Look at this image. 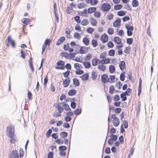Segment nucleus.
I'll list each match as a JSON object with an SVG mask.
<instances>
[{
  "label": "nucleus",
  "mask_w": 158,
  "mask_h": 158,
  "mask_svg": "<svg viewBox=\"0 0 158 158\" xmlns=\"http://www.w3.org/2000/svg\"><path fill=\"white\" fill-rule=\"evenodd\" d=\"M65 40V38L62 36L60 37L57 41L56 43V45L59 46Z\"/></svg>",
  "instance_id": "nucleus-21"
},
{
  "label": "nucleus",
  "mask_w": 158,
  "mask_h": 158,
  "mask_svg": "<svg viewBox=\"0 0 158 158\" xmlns=\"http://www.w3.org/2000/svg\"><path fill=\"white\" fill-rule=\"evenodd\" d=\"M125 27L127 29V30L133 31L134 30V27L132 26V23L129 22L126 24Z\"/></svg>",
  "instance_id": "nucleus-22"
},
{
  "label": "nucleus",
  "mask_w": 158,
  "mask_h": 158,
  "mask_svg": "<svg viewBox=\"0 0 158 158\" xmlns=\"http://www.w3.org/2000/svg\"><path fill=\"white\" fill-rule=\"evenodd\" d=\"M89 23V21L87 19H83L81 22V24L82 26H86L88 25Z\"/></svg>",
  "instance_id": "nucleus-30"
},
{
  "label": "nucleus",
  "mask_w": 158,
  "mask_h": 158,
  "mask_svg": "<svg viewBox=\"0 0 158 158\" xmlns=\"http://www.w3.org/2000/svg\"><path fill=\"white\" fill-rule=\"evenodd\" d=\"M51 41L52 40L50 39H46L42 47V51L41 53L42 54H43L46 48L47 45L49 46Z\"/></svg>",
  "instance_id": "nucleus-8"
},
{
  "label": "nucleus",
  "mask_w": 158,
  "mask_h": 158,
  "mask_svg": "<svg viewBox=\"0 0 158 158\" xmlns=\"http://www.w3.org/2000/svg\"><path fill=\"white\" fill-rule=\"evenodd\" d=\"M74 66V68L77 70L80 69L82 68L81 65L78 63H75Z\"/></svg>",
  "instance_id": "nucleus-39"
},
{
  "label": "nucleus",
  "mask_w": 158,
  "mask_h": 158,
  "mask_svg": "<svg viewBox=\"0 0 158 158\" xmlns=\"http://www.w3.org/2000/svg\"><path fill=\"white\" fill-rule=\"evenodd\" d=\"M86 4L84 3H79L77 5V7L79 9L84 8L85 7Z\"/></svg>",
  "instance_id": "nucleus-48"
},
{
  "label": "nucleus",
  "mask_w": 158,
  "mask_h": 158,
  "mask_svg": "<svg viewBox=\"0 0 158 158\" xmlns=\"http://www.w3.org/2000/svg\"><path fill=\"white\" fill-rule=\"evenodd\" d=\"M119 67L120 69L122 70L125 69L126 65L125 62L124 61H120L119 64Z\"/></svg>",
  "instance_id": "nucleus-24"
},
{
  "label": "nucleus",
  "mask_w": 158,
  "mask_h": 158,
  "mask_svg": "<svg viewBox=\"0 0 158 158\" xmlns=\"http://www.w3.org/2000/svg\"><path fill=\"white\" fill-rule=\"evenodd\" d=\"M107 56V54L106 52H103L100 54L99 58L101 59V64H107L110 63V59L106 57Z\"/></svg>",
  "instance_id": "nucleus-2"
},
{
  "label": "nucleus",
  "mask_w": 158,
  "mask_h": 158,
  "mask_svg": "<svg viewBox=\"0 0 158 158\" xmlns=\"http://www.w3.org/2000/svg\"><path fill=\"white\" fill-rule=\"evenodd\" d=\"M114 17V15L112 13H110L107 16V18L109 20H112L113 19Z\"/></svg>",
  "instance_id": "nucleus-54"
},
{
  "label": "nucleus",
  "mask_w": 158,
  "mask_h": 158,
  "mask_svg": "<svg viewBox=\"0 0 158 158\" xmlns=\"http://www.w3.org/2000/svg\"><path fill=\"white\" fill-rule=\"evenodd\" d=\"M110 109L111 110H114L116 114H119L121 112L122 109L120 108H114L113 107H110Z\"/></svg>",
  "instance_id": "nucleus-19"
},
{
  "label": "nucleus",
  "mask_w": 158,
  "mask_h": 158,
  "mask_svg": "<svg viewBox=\"0 0 158 158\" xmlns=\"http://www.w3.org/2000/svg\"><path fill=\"white\" fill-rule=\"evenodd\" d=\"M76 54L75 53H69L66 52H62L60 53V56L62 57L70 59L75 57Z\"/></svg>",
  "instance_id": "nucleus-3"
},
{
  "label": "nucleus",
  "mask_w": 158,
  "mask_h": 158,
  "mask_svg": "<svg viewBox=\"0 0 158 158\" xmlns=\"http://www.w3.org/2000/svg\"><path fill=\"white\" fill-rule=\"evenodd\" d=\"M19 153V157L20 158L22 157L23 156V155L24 154V151L23 150V149H22L21 148H20Z\"/></svg>",
  "instance_id": "nucleus-56"
},
{
  "label": "nucleus",
  "mask_w": 158,
  "mask_h": 158,
  "mask_svg": "<svg viewBox=\"0 0 158 158\" xmlns=\"http://www.w3.org/2000/svg\"><path fill=\"white\" fill-rule=\"evenodd\" d=\"M76 93V91L73 89L70 90L68 92V94L69 96H73Z\"/></svg>",
  "instance_id": "nucleus-40"
},
{
  "label": "nucleus",
  "mask_w": 158,
  "mask_h": 158,
  "mask_svg": "<svg viewBox=\"0 0 158 158\" xmlns=\"http://www.w3.org/2000/svg\"><path fill=\"white\" fill-rule=\"evenodd\" d=\"M75 29L79 32L82 31L80 25L78 23H77L75 27Z\"/></svg>",
  "instance_id": "nucleus-36"
},
{
  "label": "nucleus",
  "mask_w": 158,
  "mask_h": 158,
  "mask_svg": "<svg viewBox=\"0 0 158 158\" xmlns=\"http://www.w3.org/2000/svg\"><path fill=\"white\" fill-rule=\"evenodd\" d=\"M7 135L10 138V142L12 143H15L16 142V140L14 137L15 135V129L14 127H12V126H7L6 129Z\"/></svg>",
  "instance_id": "nucleus-1"
},
{
  "label": "nucleus",
  "mask_w": 158,
  "mask_h": 158,
  "mask_svg": "<svg viewBox=\"0 0 158 158\" xmlns=\"http://www.w3.org/2000/svg\"><path fill=\"white\" fill-rule=\"evenodd\" d=\"M141 106V104L140 102H138V104L135 107V109L137 111V114H138L140 111Z\"/></svg>",
  "instance_id": "nucleus-33"
},
{
  "label": "nucleus",
  "mask_w": 158,
  "mask_h": 158,
  "mask_svg": "<svg viewBox=\"0 0 158 158\" xmlns=\"http://www.w3.org/2000/svg\"><path fill=\"white\" fill-rule=\"evenodd\" d=\"M114 41L115 43L117 44H120L122 42L121 39L118 36H116L114 37Z\"/></svg>",
  "instance_id": "nucleus-26"
},
{
  "label": "nucleus",
  "mask_w": 158,
  "mask_h": 158,
  "mask_svg": "<svg viewBox=\"0 0 158 158\" xmlns=\"http://www.w3.org/2000/svg\"><path fill=\"white\" fill-rule=\"evenodd\" d=\"M109 72L110 73H114L115 71V68L114 66L113 65H110L109 67Z\"/></svg>",
  "instance_id": "nucleus-28"
},
{
  "label": "nucleus",
  "mask_w": 158,
  "mask_h": 158,
  "mask_svg": "<svg viewBox=\"0 0 158 158\" xmlns=\"http://www.w3.org/2000/svg\"><path fill=\"white\" fill-rule=\"evenodd\" d=\"M22 23L25 25H27L30 23V19L23 18L22 20Z\"/></svg>",
  "instance_id": "nucleus-31"
},
{
  "label": "nucleus",
  "mask_w": 158,
  "mask_h": 158,
  "mask_svg": "<svg viewBox=\"0 0 158 158\" xmlns=\"http://www.w3.org/2000/svg\"><path fill=\"white\" fill-rule=\"evenodd\" d=\"M97 9V8L95 7H89L87 10V12L89 14L94 13L96 11Z\"/></svg>",
  "instance_id": "nucleus-20"
},
{
  "label": "nucleus",
  "mask_w": 158,
  "mask_h": 158,
  "mask_svg": "<svg viewBox=\"0 0 158 158\" xmlns=\"http://www.w3.org/2000/svg\"><path fill=\"white\" fill-rule=\"evenodd\" d=\"M89 21L91 25L93 26H95L97 24V20L93 17H90L89 19Z\"/></svg>",
  "instance_id": "nucleus-18"
},
{
  "label": "nucleus",
  "mask_w": 158,
  "mask_h": 158,
  "mask_svg": "<svg viewBox=\"0 0 158 158\" xmlns=\"http://www.w3.org/2000/svg\"><path fill=\"white\" fill-rule=\"evenodd\" d=\"M73 36L75 38L78 40H80L81 38V36L80 34L77 32H75Z\"/></svg>",
  "instance_id": "nucleus-47"
},
{
  "label": "nucleus",
  "mask_w": 158,
  "mask_h": 158,
  "mask_svg": "<svg viewBox=\"0 0 158 158\" xmlns=\"http://www.w3.org/2000/svg\"><path fill=\"white\" fill-rule=\"evenodd\" d=\"M88 48L85 46L81 47L79 49V52L81 54H86L88 52Z\"/></svg>",
  "instance_id": "nucleus-15"
},
{
  "label": "nucleus",
  "mask_w": 158,
  "mask_h": 158,
  "mask_svg": "<svg viewBox=\"0 0 158 158\" xmlns=\"http://www.w3.org/2000/svg\"><path fill=\"white\" fill-rule=\"evenodd\" d=\"M121 19L119 18H118L115 20L113 23V26L115 27H117L120 26L121 25Z\"/></svg>",
  "instance_id": "nucleus-14"
},
{
  "label": "nucleus",
  "mask_w": 158,
  "mask_h": 158,
  "mask_svg": "<svg viewBox=\"0 0 158 158\" xmlns=\"http://www.w3.org/2000/svg\"><path fill=\"white\" fill-rule=\"evenodd\" d=\"M6 40L7 41L6 46L7 47H9L10 45H11L12 48H15L16 46L15 42V40L12 39L10 35H9L7 36Z\"/></svg>",
  "instance_id": "nucleus-4"
},
{
  "label": "nucleus",
  "mask_w": 158,
  "mask_h": 158,
  "mask_svg": "<svg viewBox=\"0 0 158 158\" xmlns=\"http://www.w3.org/2000/svg\"><path fill=\"white\" fill-rule=\"evenodd\" d=\"M9 158H19L18 151L16 150H12L8 155Z\"/></svg>",
  "instance_id": "nucleus-9"
},
{
  "label": "nucleus",
  "mask_w": 158,
  "mask_h": 158,
  "mask_svg": "<svg viewBox=\"0 0 158 158\" xmlns=\"http://www.w3.org/2000/svg\"><path fill=\"white\" fill-rule=\"evenodd\" d=\"M60 135L61 137L63 138H64L67 136L68 134L66 132H62L60 133Z\"/></svg>",
  "instance_id": "nucleus-64"
},
{
  "label": "nucleus",
  "mask_w": 158,
  "mask_h": 158,
  "mask_svg": "<svg viewBox=\"0 0 158 158\" xmlns=\"http://www.w3.org/2000/svg\"><path fill=\"white\" fill-rule=\"evenodd\" d=\"M123 6L121 4H117L114 6V10H117L121 9L123 7Z\"/></svg>",
  "instance_id": "nucleus-38"
},
{
  "label": "nucleus",
  "mask_w": 158,
  "mask_h": 158,
  "mask_svg": "<svg viewBox=\"0 0 158 158\" xmlns=\"http://www.w3.org/2000/svg\"><path fill=\"white\" fill-rule=\"evenodd\" d=\"M48 75H47L45 76L44 80V86L45 87L47 86V83H48Z\"/></svg>",
  "instance_id": "nucleus-58"
},
{
  "label": "nucleus",
  "mask_w": 158,
  "mask_h": 158,
  "mask_svg": "<svg viewBox=\"0 0 158 158\" xmlns=\"http://www.w3.org/2000/svg\"><path fill=\"white\" fill-rule=\"evenodd\" d=\"M90 4L92 6H94L98 4V0H90Z\"/></svg>",
  "instance_id": "nucleus-42"
},
{
  "label": "nucleus",
  "mask_w": 158,
  "mask_h": 158,
  "mask_svg": "<svg viewBox=\"0 0 158 158\" xmlns=\"http://www.w3.org/2000/svg\"><path fill=\"white\" fill-rule=\"evenodd\" d=\"M89 76L88 73H85L82 75L80 77L83 81H86L88 80Z\"/></svg>",
  "instance_id": "nucleus-25"
},
{
  "label": "nucleus",
  "mask_w": 158,
  "mask_h": 158,
  "mask_svg": "<svg viewBox=\"0 0 158 158\" xmlns=\"http://www.w3.org/2000/svg\"><path fill=\"white\" fill-rule=\"evenodd\" d=\"M100 63H101L100 60L97 57L94 58L92 60V63L93 66H96Z\"/></svg>",
  "instance_id": "nucleus-13"
},
{
  "label": "nucleus",
  "mask_w": 158,
  "mask_h": 158,
  "mask_svg": "<svg viewBox=\"0 0 158 158\" xmlns=\"http://www.w3.org/2000/svg\"><path fill=\"white\" fill-rule=\"evenodd\" d=\"M107 32L110 35H112L114 33V30L112 28L110 27L108 29Z\"/></svg>",
  "instance_id": "nucleus-43"
},
{
  "label": "nucleus",
  "mask_w": 158,
  "mask_h": 158,
  "mask_svg": "<svg viewBox=\"0 0 158 158\" xmlns=\"http://www.w3.org/2000/svg\"><path fill=\"white\" fill-rule=\"evenodd\" d=\"M52 132L51 129H49L46 133V136L47 138H49L51 135V134Z\"/></svg>",
  "instance_id": "nucleus-62"
},
{
  "label": "nucleus",
  "mask_w": 158,
  "mask_h": 158,
  "mask_svg": "<svg viewBox=\"0 0 158 158\" xmlns=\"http://www.w3.org/2000/svg\"><path fill=\"white\" fill-rule=\"evenodd\" d=\"M73 11V7H71L70 6H67V12L68 14H70L72 13Z\"/></svg>",
  "instance_id": "nucleus-37"
},
{
  "label": "nucleus",
  "mask_w": 158,
  "mask_h": 158,
  "mask_svg": "<svg viewBox=\"0 0 158 158\" xmlns=\"http://www.w3.org/2000/svg\"><path fill=\"white\" fill-rule=\"evenodd\" d=\"M109 37L106 34H103L101 36L100 40L102 43L104 44L107 43Z\"/></svg>",
  "instance_id": "nucleus-10"
},
{
  "label": "nucleus",
  "mask_w": 158,
  "mask_h": 158,
  "mask_svg": "<svg viewBox=\"0 0 158 158\" xmlns=\"http://www.w3.org/2000/svg\"><path fill=\"white\" fill-rule=\"evenodd\" d=\"M114 85H112L110 87L109 92L111 94L114 93Z\"/></svg>",
  "instance_id": "nucleus-51"
},
{
  "label": "nucleus",
  "mask_w": 158,
  "mask_h": 158,
  "mask_svg": "<svg viewBox=\"0 0 158 158\" xmlns=\"http://www.w3.org/2000/svg\"><path fill=\"white\" fill-rule=\"evenodd\" d=\"M111 118H113V125L115 127L118 126L120 123V120L117 117L115 114H113L111 115Z\"/></svg>",
  "instance_id": "nucleus-7"
},
{
  "label": "nucleus",
  "mask_w": 158,
  "mask_h": 158,
  "mask_svg": "<svg viewBox=\"0 0 158 158\" xmlns=\"http://www.w3.org/2000/svg\"><path fill=\"white\" fill-rule=\"evenodd\" d=\"M21 56L23 59H24L26 56V53L25 52L23 49H21L20 51Z\"/></svg>",
  "instance_id": "nucleus-53"
},
{
  "label": "nucleus",
  "mask_w": 158,
  "mask_h": 158,
  "mask_svg": "<svg viewBox=\"0 0 158 158\" xmlns=\"http://www.w3.org/2000/svg\"><path fill=\"white\" fill-rule=\"evenodd\" d=\"M131 49V47L130 46L127 47L124 50V52L127 54H130Z\"/></svg>",
  "instance_id": "nucleus-55"
},
{
  "label": "nucleus",
  "mask_w": 158,
  "mask_h": 158,
  "mask_svg": "<svg viewBox=\"0 0 158 158\" xmlns=\"http://www.w3.org/2000/svg\"><path fill=\"white\" fill-rule=\"evenodd\" d=\"M125 73L124 71H123V73H121L120 74V80L122 81H123L125 80Z\"/></svg>",
  "instance_id": "nucleus-46"
},
{
  "label": "nucleus",
  "mask_w": 158,
  "mask_h": 158,
  "mask_svg": "<svg viewBox=\"0 0 158 158\" xmlns=\"http://www.w3.org/2000/svg\"><path fill=\"white\" fill-rule=\"evenodd\" d=\"M65 62L62 60L58 61L55 66V69H57L64 70L65 69Z\"/></svg>",
  "instance_id": "nucleus-6"
},
{
  "label": "nucleus",
  "mask_w": 158,
  "mask_h": 158,
  "mask_svg": "<svg viewBox=\"0 0 158 158\" xmlns=\"http://www.w3.org/2000/svg\"><path fill=\"white\" fill-rule=\"evenodd\" d=\"M74 20L76 21L78 23H80L81 22V20L80 19V17L78 16H76L74 17Z\"/></svg>",
  "instance_id": "nucleus-61"
},
{
  "label": "nucleus",
  "mask_w": 158,
  "mask_h": 158,
  "mask_svg": "<svg viewBox=\"0 0 158 158\" xmlns=\"http://www.w3.org/2000/svg\"><path fill=\"white\" fill-rule=\"evenodd\" d=\"M126 95L124 93L121 94L120 96L121 98L122 99V100L125 101L127 100V98L126 96Z\"/></svg>",
  "instance_id": "nucleus-63"
},
{
  "label": "nucleus",
  "mask_w": 158,
  "mask_h": 158,
  "mask_svg": "<svg viewBox=\"0 0 158 158\" xmlns=\"http://www.w3.org/2000/svg\"><path fill=\"white\" fill-rule=\"evenodd\" d=\"M97 76V74L96 72L93 71L92 72V77L93 80L96 79Z\"/></svg>",
  "instance_id": "nucleus-45"
},
{
  "label": "nucleus",
  "mask_w": 158,
  "mask_h": 158,
  "mask_svg": "<svg viewBox=\"0 0 158 158\" xmlns=\"http://www.w3.org/2000/svg\"><path fill=\"white\" fill-rule=\"evenodd\" d=\"M83 65L85 68L86 69L89 68L91 67L90 63L89 62H87L86 61L83 63Z\"/></svg>",
  "instance_id": "nucleus-32"
},
{
  "label": "nucleus",
  "mask_w": 158,
  "mask_h": 158,
  "mask_svg": "<svg viewBox=\"0 0 158 158\" xmlns=\"http://www.w3.org/2000/svg\"><path fill=\"white\" fill-rule=\"evenodd\" d=\"M132 4L133 6L136 7L138 6L139 3L137 0H134L132 2Z\"/></svg>",
  "instance_id": "nucleus-44"
},
{
  "label": "nucleus",
  "mask_w": 158,
  "mask_h": 158,
  "mask_svg": "<svg viewBox=\"0 0 158 158\" xmlns=\"http://www.w3.org/2000/svg\"><path fill=\"white\" fill-rule=\"evenodd\" d=\"M132 92L131 89L128 88L124 93L127 95H130Z\"/></svg>",
  "instance_id": "nucleus-57"
},
{
  "label": "nucleus",
  "mask_w": 158,
  "mask_h": 158,
  "mask_svg": "<svg viewBox=\"0 0 158 158\" xmlns=\"http://www.w3.org/2000/svg\"><path fill=\"white\" fill-rule=\"evenodd\" d=\"M94 16L97 18H100L101 16V12L99 11H96L94 13Z\"/></svg>",
  "instance_id": "nucleus-34"
},
{
  "label": "nucleus",
  "mask_w": 158,
  "mask_h": 158,
  "mask_svg": "<svg viewBox=\"0 0 158 158\" xmlns=\"http://www.w3.org/2000/svg\"><path fill=\"white\" fill-rule=\"evenodd\" d=\"M70 82V80L69 78H67L63 80V84L64 86L65 87H67L69 85Z\"/></svg>",
  "instance_id": "nucleus-17"
},
{
  "label": "nucleus",
  "mask_w": 158,
  "mask_h": 158,
  "mask_svg": "<svg viewBox=\"0 0 158 158\" xmlns=\"http://www.w3.org/2000/svg\"><path fill=\"white\" fill-rule=\"evenodd\" d=\"M73 83L75 86H78L80 85L79 81L77 78H74L73 79Z\"/></svg>",
  "instance_id": "nucleus-41"
},
{
  "label": "nucleus",
  "mask_w": 158,
  "mask_h": 158,
  "mask_svg": "<svg viewBox=\"0 0 158 158\" xmlns=\"http://www.w3.org/2000/svg\"><path fill=\"white\" fill-rule=\"evenodd\" d=\"M101 80L103 83H106L107 82H108L109 78L107 75L106 74H103L102 75L101 77Z\"/></svg>",
  "instance_id": "nucleus-16"
},
{
  "label": "nucleus",
  "mask_w": 158,
  "mask_h": 158,
  "mask_svg": "<svg viewBox=\"0 0 158 158\" xmlns=\"http://www.w3.org/2000/svg\"><path fill=\"white\" fill-rule=\"evenodd\" d=\"M117 15L118 16H122L125 15V13L123 10H120L117 12Z\"/></svg>",
  "instance_id": "nucleus-59"
},
{
  "label": "nucleus",
  "mask_w": 158,
  "mask_h": 158,
  "mask_svg": "<svg viewBox=\"0 0 158 158\" xmlns=\"http://www.w3.org/2000/svg\"><path fill=\"white\" fill-rule=\"evenodd\" d=\"M115 54V51L114 49H111L108 52V54L110 56H114Z\"/></svg>",
  "instance_id": "nucleus-52"
},
{
  "label": "nucleus",
  "mask_w": 158,
  "mask_h": 158,
  "mask_svg": "<svg viewBox=\"0 0 158 158\" xmlns=\"http://www.w3.org/2000/svg\"><path fill=\"white\" fill-rule=\"evenodd\" d=\"M54 106L57 109L59 112L61 113L64 110L63 108L61 106V104L60 103H54Z\"/></svg>",
  "instance_id": "nucleus-12"
},
{
  "label": "nucleus",
  "mask_w": 158,
  "mask_h": 158,
  "mask_svg": "<svg viewBox=\"0 0 158 158\" xmlns=\"http://www.w3.org/2000/svg\"><path fill=\"white\" fill-rule=\"evenodd\" d=\"M115 79V77L114 76L111 75L110 76V79H109V81L110 83H112L114 81Z\"/></svg>",
  "instance_id": "nucleus-49"
},
{
  "label": "nucleus",
  "mask_w": 158,
  "mask_h": 158,
  "mask_svg": "<svg viewBox=\"0 0 158 158\" xmlns=\"http://www.w3.org/2000/svg\"><path fill=\"white\" fill-rule=\"evenodd\" d=\"M111 8V5L107 2L103 3L101 6V9L103 12H108L110 10Z\"/></svg>",
  "instance_id": "nucleus-5"
},
{
  "label": "nucleus",
  "mask_w": 158,
  "mask_h": 158,
  "mask_svg": "<svg viewBox=\"0 0 158 158\" xmlns=\"http://www.w3.org/2000/svg\"><path fill=\"white\" fill-rule=\"evenodd\" d=\"M92 57V55L90 53L87 54L84 57V60L85 61H89Z\"/></svg>",
  "instance_id": "nucleus-29"
},
{
  "label": "nucleus",
  "mask_w": 158,
  "mask_h": 158,
  "mask_svg": "<svg viewBox=\"0 0 158 158\" xmlns=\"http://www.w3.org/2000/svg\"><path fill=\"white\" fill-rule=\"evenodd\" d=\"M83 44L86 46H88L89 44V40L87 37H84L82 40Z\"/></svg>",
  "instance_id": "nucleus-27"
},
{
  "label": "nucleus",
  "mask_w": 158,
  "mask_h": 158,
  "mask_svg": "<svg viewBox=\"0 0 158 158\" xmlns=\"http://www.w3.org/2000/svg\"><path fill=\"white\" fill-rule=\"evenodd\" d=\"M104 64H99L98 66V69L101 71H104L106 69V67Z\"/></svg>",
  "instance_id": "nucleus-23"
},
{
  "label": "nucleus",
  "mask_w": 158,
  "mask_h": 158,
  "mask_svg": "<svg viewBox=\"0 0 158 158\" xmlns=\"http://www.w3.org/2000/svg\"><path fill=\"white\" fill-rule=\"evenodd\" d=\"M94 31V29L91 27H89L87 28L86 32L89 34H92Z\"/></svg>",
  "instance_id": "nucleus-50"
},
{
  "label": "nucleus",
  "mask_w": 158,
  "mask_h": 158,
  "mask_svg": "<svg viewBox=\"0 0 158 158\" xmlns=\"http://www.w3.org/2000/svg\"><path fill=\"white\" fill-rule=\"evenodd\" d=\"M64 109L66 111H69L71 110V109L70 108L69 106L66 104H64Z\"/></svg>",
  "instance_id": "nucleus-60"
},
{
  "label": "nucleus",
  "mask_w": 158,
  "mask_h": 158,
  "mask_svg": "<svg viewBox=\"0 0 158 158\" xmlns=\"http://www.w3.org/2000/svg\"><path fill=\"white\" fill-rule=\"evenodd\" d=\"M70 44L69 43H67L64 45L63 48L65 51H69V52H73L74 50L72 48H70Z\"/></svg>",
  "instance_id": "nucleus-11"
},
{
  "label": "nucleus",
  "mask_w": 158,
  "mask_h": 158,
  "mask_svg": "<svg viewBox=\"0 0 158 158\" xmlns=\"http://www.w3.org/2000/svg\"><path fill=\"white\" fill-rule=\"evenodd\" d=\"M91 44L93 47L95 48L96 47L98 44L97 40L95 39H93L91 40Z\"/></svg>",
  "instance_id": "nucleus-35"
}]
</instances>
